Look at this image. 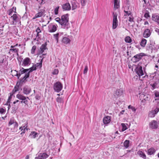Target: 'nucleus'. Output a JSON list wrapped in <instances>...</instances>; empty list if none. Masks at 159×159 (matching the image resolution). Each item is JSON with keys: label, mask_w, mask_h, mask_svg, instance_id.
I'll list each match as a JSON object with an SVG mask.
<instances>
[{"label": "nucleus", "mask_w": 159, "mask_h": 159, "mask_svg": "<svg viewBox=\"0 0 159 159\" xmlns=\"http://www.w3.org/2000/svg\"><path fill=\"white\" fill-rule=\"evenodd\" d=\"M135 71L139 76H141L143 75V73L142 70V67L139 65L136 66L135 69Z\"/></svg>", "instance_id": "nucleus-6"}, {"label": "nucleus", "mask_w": 159, "mask_h": 159, "mask_svg": "<svg viewBox=\"0 0 159 159\" xmlns=\"http://www.w3.org/2000/svg\"><path fill=\"white\" fill-rule=\"evenodd\" d=\"M155 152V150L153 148H151L148 150V153L149 155H153Z\"/></svg>", "instance_id": "nucleus-31"}, {"label": "nucleus", "mask_w": 159, "mask_h": 159, "mask_svg": "<svg viewBox=\"0 0 159 159\" xmlns=\"http://www.w3.org/2000/svg\"><path fill=\"white\" fill-rule=\"evenodd\" d=\"M43 15V13L42 11H40L39 12L35 14V16L34 18H33V19H35V18L40 17L42 16Z\"/></svg>", "instance_id": "nucleus-34"}, {"label": "nucleus", "mask_w": 159, "mask_h": 159, "mask_svg": "<svg viewBox=\"0 0 159 159\" xmlns=\"http://www.w3.org/2000/svg\"><path fill=\"white\" fill-rule=\"evenodd\" d=\"M121 125L122 127V130L123 131H125L127 129V127L124 124L122 123Z\"/></svg>", "instance_id": "nucleus-50"}, {"label": "nucleus", "mask_w": 159, "mask_h": 159, "mask_svg": "<svg viewBox=\"0 0 159 159\" xmlns=\"http://www.w3.org/2000/svg\"><path fill=\"white\" fill-rule=\"evenodd\" d=\"M150 85L152 87L151 89L153 90L154 89L157 88V83L156 82H155L153 83H151Z\"/></svg>", "instance_id": "nucleus-36"}, {"label": "nucleus", "mask_w": 159, "mask_h": 159, "mask_svg": "<svg viewBox=\"0 0 159 159\" xmlns=\"http://www.w3.org/2000/svg\"><path fill=\"white\" fill-rule=\"evenodd\" d=\"M152 20L158 24H159V15L156 14H153L152 15Z\"/></svg>", "instance_id": "nucleus-16"}, {"label": "nucleus", "mask_w": 159, "mask_h": 159, "mask_svg": "<svg viewBox=\"0 0 159 159\" xmlns=\"http://www.w3.org/2000/svg\"><path fill=\"white\" fill-rule=\"evenodd\" d=\"M144 55L143 53H141L135 55L133 57L134 60V61L138 62L143 57Z\"/></svg>", "instance_id": "nucleus-13"}, {"label": "nucleus", "mask_w": 159, "mask_h": 159, "mask_svg": "<svg viewBox=\"0 0 159 159\" xmlns=\"http://www.w3.org/2000/svg\"><path fill=\"white\" fill-rule=\"evenodd\" d=\"M125 41L128 43H130L132 42V39L129 36H127L125 38Z\"/></svg>", "instance_id": "nucleus-41"}, {"label": "nucleus", "mask_w": 159, "mask_h": 159, "mask_svg": "<svg viewBox=\"0 0 159 159\" xmlns=\"http://www.w3.org/2000/svg\"><path fill=\"white\" fill-rule=\"evenodd\" d=\"M114 2V8L115 10L120 7V0H113Z\"/></svg>", "instance_id": "nucleus-26"}, {"label": "nucleus", "mask_w": 159, "mask_h": 159, "mask_svg": "<svg viewBox=\"0 0 159 159\" xmlns=\"http://www.w3.org/2000/svg\"><path fill=\"white\" fill-rule=\"evenodd\" d=\"M153 45L152 43H151L149 44L148 43L146 46V49L147 50H149L152 52V49H153Z\"/></svg>", "instance_id": "nucleus-30"}, {"label": "nucleus", "mask_w": 159, "mask_h": 159, "mask_svg": "<svg viewBox=\"0 0 159 159\" xmlns=\"http://www.w3.org/2000/svg\"><path fill=\"white\" fill-rule=\"evenodd\" d=\"M61 27L64 29H68L70 27V25L69 22V15L68 14H64L62 15L61 17Z\"/></svg>", "instance_id": "nucleus-1"}, {"label": "nucleus", "mask_w": 159, "mask_h": 159, "mask_svg": "<svg viewBox=\"0 0 159 159\" xmlns=\"http://www.w3.org/2000/svg\"><path fill=\"white\" fill-rule=\"evenodd\" d=\"M17 46H21V44H18L17 43V44H16L15 45H11V46L10 47V48H15Z\"/></svg>", "instance_id": "nucleus-59"}, {"label": "nucleus", "mask_w": 159, "mask_h": 159, "mask_svg": "<svg viewBox=\"0 0 159 159\" xmlns=\"http://www.w3.org/2000/svg\"><path fill=\"white\" fill-rule=\"evenodd\" d=\"M154 113L155 114H157L159 111V105L158 103L157 105L155 108H153V109L152 110Z\"/></svg>", "instance_id": "nucleus-32"}, {"label": "nucleus", "mask_w": 159, "mask_h": 159, "mask_svg": "<svg viewBox=\"0 0 159 159\" xmlns=\"http://www.w3.org/2000/svg\"><path fill=\"white\" fill-rule=\"evenodd\" d=\"M146 101H145L144 100L142 99V101H141V105H144L145 104Z\"/></svg>", "instance_id": "nucleus-60"}, {"label": "nucleus", "mask_w": 159, "mask_h": 159, "mask_svg": "<svg viewBox=\"0 0 159 159\" xmlns=\"http://www.w3.org/2000/svg\"><path fill=\"white\" fill-rule=\"evenodd\" d=\"M58 72L59 71L57 69H55L52 72V74L53 75H57Z\"/></svg>", "instance_id": "nucleus-52"}, {"label": "nucleus", "mask_w": 159, "mask_h": 159, "mask_svg": "<svg viewBox=\"0 0 159 159\" xmlns=\"http://www.w3.org/2000/svg\"><path fill=\"white\" fill-rule=\"evenodd\" d=\"M113 20L112 23V29H116L118 25V21L117 19V14L116 12L113 13Z\"/></svg>", "instance_id": "nucleus-4"}, {"label": "nucleus", "mask_w": 159, "mask_h": 159, "mask_svg": "<svg viewBox=\"0 0 159 159\" xmlns=\"http://www.w3.org/2000/svg\"><path fill=\"white\" fill-rule=\"evenodd\" d=\"M38 135V133L35 131L32 132L30 135V136L32 138L34 139L37 137Z\"/></svg>", "instance_id": "nucleus-33"}, {"label": "nucleus", "mask_w": 159, "mask_h": 159, "mask_svg": "<svg viewBox=\"0 0 159 159\" xmlns=\"http://www.w3.org/2000/svg\"><path fill=\"white\" fill-rule=\"evenodd\" d=\"M25 73H26L25 74L24 77L22 79L21 78L20 82L21 83L24 82L25 81H26V79L29 77L30 73H29V72L27 73L26 72Z\"/></svg>", "instance_id": "nucleus-23"}, {"label": "nucleus", "mask_w": 159, "mask_h": 159, "mask_svg": "<svg viewBox=\"0 0 159 159\" xmlns=\"http://www.w3.org/2000/svg\"><path fill=\"white\" fill-rule=\"evenodd\" d=\"M36 67L35 66H32V67L29 69H27V70H28V71L30 73L32 72L33 70H36Z\"/></svg>", "instance_id": "nucleus-37"}, {"label": "nucleus", "mask_w": 159, "mask_h": 159, "mask_svg": "<svg viewBox=\"0 0 159 159\" xmlns=\"http://www.w3.org/2000/svg\"><path fill=\"white\" fill-rule=\"evenodd\" d=\"M6 112V110L3 108H0V113L2 114L3 113H5Z\"/></svg>", "instance_id": "nucleus-55"}, {"label": "nucleus", "mask_w": 159, "mask_h": 159, "mask_svg": "<svg viewBox=\"0 0 159 159\" xmlns=\"http://www.w3.org/2000/svg\"><path fill=\"white\" fill-rule=\"evenodd\" d=\"M48 157L46 153H39L38 157H35V159H45Z\"/></svg>", "instance_id": "nucleus-15"}, {"label": "nucleus", "mask_w": 159, "mask_h": 159, "mask_svg": "<svg viewBox=\"0 0 159 159\" xmlns=\"http://www.w3.org/2000/svg\"><path fill=\"white\" fill-rule=\"evenodd\" d=\"M16 97L20 100L23 101H21V103L23 102L26 105L28 104V101L26 100V99L27 98L28 99L30 100V99L28 97H26L21 94H17L16 95Z\"/></svg>", "instance_id": "nucleus-5"}, {"label": "nucleus", "mask_w": 159, "mask_h": 159, "mask_svg": "<svg viewBox=\"0 0 159 159\" xmlns=\"http://www.w3.org/2000/svg\"><path fill=\"white\" fill-rule=\"evenodd\" d=\"M16 7H13L11 8L8 10L7 11V14L11 16L14 12H16Z\"/></svg>", "instance_id": "nucleus-22"}, {"label": "nucleus", "mask_w": 159, "mask_h": 159, "mask_svg": "<svg viewBox=\"0 0 159 159\" xmlns=\"http://www.w3.org/2000/svg\"><path fill=\"white\" fill-rule=\"evenodd\" d=\"M134 18H133V17L132 16H130L129 17V21H130V22H134Z\"/></svg>", "instance_id": "nucleus-57"}, {"label": "nucleus", "mask_w": 159, "mask_h": 159, "mask_svg": "<svg viewBox=\"0 0 159 159\" xmlns=\"http://www.w3.org/2000/svg\"><path fill=\"white\" fill-rule=\"evenodd\" d=\"M150 128L153 129H157L158 127V124L157 121L153 120L151 121L149 123Z\"/></svg>", "instance_id": "nucleus-9"}, {"label": "nucleus", "mask_w": 159, "mask_h": 159, "mask_svg": "<svg viewBox=\"0 0 159 159\" xmlns=\"http://www.w3.org/2000/svg\"><path fill=\"white\" fill-rule=\"evenodd\" d=\"M124 93V91L122 89H117L114 93V96L116 97H118L123 96Z\"/></svg>", "instance_id": "nucleus-8"}, {"label": "nucleus", "mask_w": 159, "mask_h": 159, "mask_svg": "<svg viewBox=\"0 0 159 159\" xmlns=\"http://www.w3.org/2000/svg\"><path fill=\"white\" fill-rule=\"evenodd\" d=\"M137 154L141 157H142L144 159H145L146 158L145 154L142 151H138L137 152Z\"/></svg>", "instance_id": "nucleus-29"}, {"label": "nucleus", "mask_w": 159, "mask_h": 159, "mask_svg": "<svg viewBox=\"0 0 159 159\" xmlns=\"http://www.w3.org/2000/svg\"><path fill=\"white\" fill-rule=\"evenodd\" d=\"M47 43H45L44 44H43L40 48V52L41 53L43 52L44 51L47 49Z\"/></svg>", "instance_id": "nucleus-25"}, {"label": "nucleus", "mask_w": 159, "mask_h": 159, "mask_svg": "<svg viewBox=\"0 0 159 159\" xmlns=\"http://www.w3.org/2000/svg\"><path fill=\"white\" fill-rule=\"evenodd\" d=\"M111 120L110 117V116H107L103 118V121L105 124H107L110 122Z\"/></svg>", "instance_id": "nucleus-21"}, {"label": "nucleus", "mask_w": 159, "mask_h": 159, "mask_svg": "<svg viewBox=\"0 0 159 159\" xmlns=\"http://www.w3.org/2000/svg\"><path fill=\"white\" fill-rule=\"evenodd\" d=\"M55 20L57 22L59 23L61 25V19L59 17H57L55 18Z\"/></svg>", "instance_id": "nucleus-51"}, {"label": "nucleus", "mask_w": 159, "mask_h": 159, "mask_svg": "<svg viewBox=\"0 0 159 159\" xmlns=\"http://www.w3.org/2000/svg\"><path fill=\"white\" fill-rule=\"evenodd\" d=\"M72 6V10H74L80 7V4L76 1L73 0L70 1Z\"/></svg>", "instance_id": "nucleus-11"}, {"label": "nucleus", "mask_w": 159, "mask_h": 159, "mask_svg": "<svg viewBox=\"0 0 159 159\" xmlns=\"http://www.w3.org/2000/svg\"><path fill=\"white\" fill-rule=\"evenodd\" d=\"M21 130L22 131V132L20 134H24L25 131V129H24L23 130V129H21Z\"/></svg>", "instance_id": "nucleus-63"}, {"label": "nucleus", "mask_w": 159, "mask_h": 159, "mask_svg": "<svg viewBox=\"0 0 159 159\" xmlns=\"http://www.w3.org/2000/svg\"><path fill=\"white\" fill-rule=\"evenodd\" d=\"M129 140H125L124 142V147L127 148H128L129 146Z\"/></svg>", "instance_id": "nucleus-35"}, {"label": "nucleus", "mask_w": 159, "mask_h": 159, "mask_svg": "<svg viewBox=\"0 0 159 159\" xmlns=\"http://www.w3.org/2000/svg\"><path fill=\"white\" fill-rule=\"evenodd\" d=\"M13 20L12 22L11 25L15 24L16 25L17 22H19L20 23V16L17 14H14L11 17Z\"/></svg>", "instance_id": "nucleus-2"}, {"label": "nucleus", "mask_w": 159, "mask_h": 159, "mask_svg": "<svg viewBox=\"0 0 159 159\" xmlns=\"http://www.w3.org/2000/svg\"><path fill=\"white\" fill-rule=\"evenodd\" d=\"M42 60L40 62L36 64L35 65V66L36 67V68H41L42 66Z\"/></svg>", "instance_id": "nucleus-39"}, {"label": "nucleus", "mask_w": 159, "mask_h": 159, "mask_svg": "<svg viewBox=\"0 0 159 159\" xmlns=\"http://www.w3.org/2000/svg\"><path fill=\"white\" fill-rule=\"evenodd\" d=\"M149 12L148 11H146L144 15V17L147 19H148V17H150V16L149 15Z\"/></svg>", "instance_id": "nucleus-44"}, {"label": "nucleus", "mask_w": 159, "mask_h": 159, "mask_svg": "<svg viewBox=\"0 0 159 159\" xmlns=\"http://www.w3.org/2000/svg\"><path fill=\"white\" fill-rule=\"evenodd\" d=\"M36 46L34 45L33 46L32 49H31V53L32 54H34L35 52V51L36 50Z\"/></svg>", "instance_id": "nucleus-47"}, {"label": "nucleus", "mask_w": 159, "mask_h": 159, "mask_svg": "<svg viewBox=\"0 0 159 159\" xmlns=\"http://www.w3.org/2000/svg\"><path fill=\"white\" fill-rule=\"evenodd\" d=\"M63 33L62 32H59L53 34V37L57 41V43L58 42L59 39L63 37Z\"/></svg>", "instance_id": "nucleus-18"}, {"label": "nucleus", "mask_w": 159, "mask_h": 159, "mask_svg": "<svg viewBox=\"0 0 159 159\" xmlns=\"http://www.w3.org/2000/svg\"><path fill=\"white\" fill-rule=\"evenodd\" d=\"M14 71L16 73V74L15 75V76H17L18 79H19V78L21 75L28 72V70H27V69H24L23 67H22L21 69L19 71V72L16 70H15Z\"/></svg>", "instance_id": "nucleus-7"}, {"label": "nucleus", "mask_w": 159, "mask_h": 159, "mask_svg": "<svg viewBox=\"0 0 159 159\" xmlns=\"http://www.w3.org/2000/svg\"><path fill=\"white\" fill-rule=\"evenodd\" d=\"M36 32L38 33H40L41 32V30H40L39 27H38L36 30Z\"/></svg>", "instance_id": "nucleus-61"}, {"label": "nucleus", "mask_w": 159, "mask_h": 159, "mask_svg": "<svg viewBox=\"0 0 159 159\" xmlns=\"http://www.w3.org/2000/svg\"><path fill=\"white\" fill-rule=\"evenodd\" d=\"M81 5L84 6L86 5V0H80Z\"/></svg>", "instance_id": "nucleus-49"}, {"label": "nucleus", "mask_w": 159, "mask_h": 159, "mask_svg": "<svg viewBox=\"0 0 159 159\" xmlns=\"http://www.w3.org/2000/svg\"><path fill=\"white\" fill-rule=\"evenodd\" d=\"M18 108V106L16 105H13L12 107V112L16 113V110Z\"/></svg>", "instance_id": "nucleus-38"}, {"label": "nucleus", "mask_w": 159, "mask_h": 159, "mask_svg": "<svg viewBox=\"0 0 159 159\" xmlns=\"http://www.w3.org/2000/svg\"><path fill=\"white\" fill-rule=\"evenodd\" d=\"M140 98L141 99H143L146 101H148L149 100L150 98L148 95H144L143 94H141L140 96Z\"/></svg>", "instance_id": "nucleus-24"}, {"label": "nucleus", "mask_w": 159, "mask_h": 159, "mask_svg": "<svg viewBox=\"0 0 159 159\" xmlns=\"http://www.w3.org/2000/svg\"><path fill=\"white\" fill-rule=\"evenodd\" d=\"M156 114H155V113L152 111H150L149 113L148 116L150 117H154L155 116Z\"/></svg>", "instance_id": "nucleus-40"}, {"label": "nucleus", "mask_w": 159, "mask_h": 159, "mask_svg": "<svg viewBox=\"0 0 159 159\" xmlns=\"http://www.w3.org/2000/svg\"><path fill=\"white\" fill-rule=\"evenodd\" d=\"M19 86H15L14 89L12 90L13 93H15L16 92L19 91Z\"/></svg>", "instance_id": "nucleus-45"}, {"label": "nucleus", "mask_w": 159, "mask_h": 159, "mask_svg": "<svg viewBox=\"0 0 159 159\" xmlns=\"http://www.w3.org/2000/svg\"><path fill=\"white\" fill-rule=\"evenodd\" d=\"M147 40L146 39L144 38L142 39L140 43V46L143 47H145L147 43Z\"/></svg>", "instance_id": "nucleus-28"}, {"label": "nucleus", "mask_w": 159, "mask_h": 159, "mask_svg": "<svg viewBox=\"0 0 159 159\" xmlns=\"http://www.w3.org/2000/svg\"><path fill=\"white\" fill-rule=\"evenodd\" d=\"M62 8L63 11H69L71 9L70 5L69 2H66L62 5Z\"/></svg>", "instance_id": "nucleus-12"}, {"label": "nucleus", "mask_w": 159, "mask_h": 159, "mask_svg": "<svg viewBox=\"0 0 159 159\" xmlns=\"http://www.w3.org/2000/svg\"><path fill=\"white\" fill-rule=\"evenodd\" d=\"M151 33L150 30L148 29H146L143 34V36L145 38H148L151 35Z\"/></svg>", "instance_id": "nucleus-19"}, {"label": "nucleus", "mask_w": 159, "mask_h": 159, "mask_svg": "<svg viewBox=\"0 0 159 159\" xmlns=\"http://www.w3.org/2000/svg\"><path fill=\"white\" fill-rule=\"evenodd\" d=\"M53 87L54 91L59 93L62 90L63 85L61 82L58 81L54 84Z\"/></svg>", "instance_id": "nucleus-3"}, {"label": "nucleus", "mask_w": 159, "mask_h": 159, "mask_svg": "<svg viewBox=\"0 0 159 159\" xmlns=\"http://www.w3.org/2000/svg\"><path fill=\"white\" fill-rule=\"evenodd\" d=\"M57 101L59 103H61L63 102V99L60 97H57L56 99Z\"/></svg>", "instance_id": "nucleus-46"}, {"label": "nucleus", "mask_w": 159, "mask_h": 159, "mask_svg": "<svg viewBox=\"0 0 159 159\" xmlns=\"http://www.w3.org/2000/svg\"><path fill=\"white\" fill-rule=\"evenodd\" d=\"M13 124L15 127L17 128L18 126V123L16 122H15Z\"/></svg>", "instance_id": "nucleus-62"}, {"label": "nucleus", "mask_w": 159, "mask_h": 159, "mask_svg": "<svg viewBox=\"0 0 159 159\" xmlns=\"http://www.w3.org/2000/svg\"><path fill=\"white\" fill-rule=\"evenodd\" d=\"M128 108L129 109H131L132 110L134 111H135L136 110V109L134 107L131 106L130 105L128 106Z\"/></svg>", "instance_id": "nucleus-54"}, {"label": "nucleus", "mask_w": 159, "mask_h": 159, "mask_svg": "<svg viewBox=\"0 0 159 159\" xmlns=\"http://www.w3.org/2000/svg\"><path fill=\"white\" fill-rule=\"evenodd\" d=\"M130 10L129 7L128 6H125L124 7V11H127Z\"/></svg>", "instance_id": "nucleus-58"}, {"label": "nucleus", "mask_w": 159, "mask_h": 159, "mask_svg": "<svg viewBox=\"0 0 159 159\" xmlns=\"http://www.w3.org/2000/svg\"><path fill=\"white\" fill-rule=\"evenodd\" d=\"M19 51V49L16 48H11L9 49V54L11 55V52L17 53Z\"/></svg>", "instance_id": "nucleus-27"}, {"label": "nucleus", "mask_w": 159, "mask_h": 159, "mask_svg": "<svg viewBox=\"0 0 159 159\" xmlns=\"http://www.w3.org/2000/svg\"><path fill=\"white\" fill-rule=\"evenodd\" d=\"M57 30V25L53 24L52 23L50 24L48 26V31L49 32H54Z\"/></svg>", "instance_id": "nucleus-10"}, {"label": "nucleus", "mask_w": 159, "mask_h": 159, "mask_svg": "<svg viewBox=\"0 0 159 159\" xmlns=\"http://www.w3.org/2000/svg\"><path fill=\"white\" fill-rule=\"evenodd\" d=\"M155 31L159 35V29L157 28L155 30Z\"/></svg>", "instance_id": "nucleus-64"}, {"label": "nucleus", "mask_w": 159, "mask_h": 159, "mask_svg": "<svg viewBox=\"0 0 159 159\" xmlns=\"http://www.w3.org/2000/svg\"><path fill=\"white\" fill-rule=\"evenodd\" d=\"M124 16H131V13L130 10L127 11H124Z\"/></svg>", "instance_id": "nucleus-42"}, {"label": "nucleus", "mask_w": 159, "mask_h": 159, "mask_svg": "<svg viewBox=\"0 0 159 159\" xmlns=\"http://www.w3.org/2000/svg\"><path fill=\"white\" fill-rule=\"evenodd\" d=\"M35 98L37 100H39L40 98V95L39 94H36L35 97Z\"/></svg>", "instance_id": "nucleus-56"}, {"label": "nucleus", "mask_w": 159, "mask_h": 159, "mask_svg": "<svg viewBox=\"0 0 159 159\" xmlns=\"http://www.w3.org/2000/svg\"><path fill=\"white\" fill-rule=\"evenodd\" d=\"M15 122L14 118H11L9 121L8 125L10 126L12 124H14Z\"/></svg>", "instance_id": "nucleus-43"}, {"label": "nucleus", "mask_w": 159, "mask_h": 159, "mask_svg": "<svg viewBox=\"0 0 159 159\" xmlns=\"http://www.w3.org/2000/svg\"><path fill=\"white\" fill-rule=\"evenodd\" d=\"M88 70V66L86 65L85 66L84 69V74H85L87 73Z\"/></svg>", "instance_id": "nucleus-53"}, {"label": "nucleus", "mask_w": 159, "mask_h": 159, "mask_svg": "<svg viewBox=\"0 0 159 159\" xmlns=\"http://www.w3.org/2000/svg\"><path fill=\"white\" fill-rule=\"evenodd\" d=\"M31 91V89L27 86H25L23 88V93L26 95L29 94Z\"/></svg>", "instance_id": "nucleus-17"}, {"label": "nucleus", "mask_w": 159, "mask_h": 159, "mask_svg": "<svg viewBox=\"0 0 159 159\" xmlns=\"http://www.w3.org/2000/svg\"><path fill=\"white\" fill-rule=\"evenodd\" d=\"M59 8V7L58 6L57 7L54 9V11L55 15H57L58 14V10Z\"/></svg>", "instance_id": "nucleus-48"}, {"label": "nucleus", "mask_w": 159, "mask_h": 159, "mask_svg": "<svg viewBox=\"0 0 159 159\" xmlns=\"http://www.w3.org/2000/svg\"><path fill=\"white\" fill-rule=\"evenodd\" d=\"M31 59L27 57L24 60L22 65L24 66H28L31 64Z\"/></svg>", "instance_id": "nucleus-14"}, {"label": "nucleus", "mask_w": 159, "mask_h": 159, "mask_svg": "<svg viewBox=\"0 0 159 159\" xmlns=\"http://www.w3.org/2000/svg\"><path fill=\"white\" fill-rule=\"evenodd\" d=\"M61 42L65 44H67L68 43H70V39L66 37H63Z\"/></svg>", "instance_id": "nucleus-20"}]
</instances>
